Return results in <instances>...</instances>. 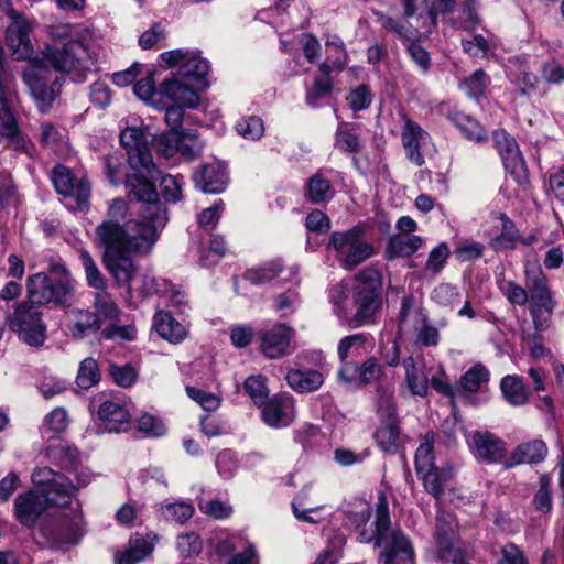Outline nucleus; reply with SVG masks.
Returning <instances> with one entry per match:
<instances>
[{"mask_svg":"<svg viewBox=\"0 0 564 564\" xmlns=\"http://www.w3.org/2000/svg\"><path fill=\"white\" fill-rule=\"evenodd\" d=\"M128 185L133 198L142 203L139 218L123 224L104 220L96 227V243L102 257L122 252L149 254L169 221L167 210L154 186L140 177H129Z\"/></svg>","mask_w":564,"mask_h":564,"instance_id":"obj_1","label":"nucleus"},{"mask_svg":"<svg viewBox=\"0 0 564 564\" xmlns=\"http://www.w3.org/2000/svg\"><path fill=\"white\" fill-rule=\"evenodd\" d=\"M42 58L33 59L23 70L22 78L41 112H47L59 94L63 77L55 76L47 68L67 74L75 83L87 79L94 65L87 47L77 40L68 41L63 47L47 46Z\"/></svg>","mask_w":564,"mask_h":564,"instance_id":"obj_2","label":"nucleus"},{"mask_svg":"<svg viewBox=\"0 0 564 564\" xmlns=\"http://www.w3.org/2000/svg\"><path fill=\"white\" fill-rule=\"evenodd\" d=\"M381 286L380 272L372 267L365 268L355 278L350 307L348 288L343 284L334 285L329 290L334 314L343 325L349 327L371 324L381 306Z\"/></svg>","mask_w":564,"mask_h":564,"instance_id":"obj_3","label":"nucleus"},{"mask_svg":"<svg viewBox=\"0 0 564 564\" xmlns=\"http://www.w3.org/2000/svg\"><path fill=\"white\" fill-rule=\"evenodd\" d=\"M149 137L150 133L138 127H128L121 132L120 143L127 151L128 163L134 174H124V164L120 154H109L105 158V171L111 184L119 185L124 177L127 187L131 189L128 178L140 177L154 186L150 178L156 177L159 171L149 149ZM129 195L133 197L131 192Z\"/></svg>","mask_w":564,"mask_h":564,"instance_id":"obj_4","label":"nucleus"},{"mask_svg":"<svg viewBox=\"0 0 564 564\" xmlns=\"http://www.w3.org/2000/svg\"><path fill=\"white\" fill-rule=\"evenodd\" d=\"M375 532L370 536L360 534L361 542L375 539L377 546H382L380 564H414L413 547L402 530L390 528L388 501L383 495L379 496L376 508Z\"/></svg>","mask_w":564,"mask_h":564,"instance_id":"obj_5","label":"nucleus"},{"mask_svg":"<svg viewBox=\"0 0 564 564\" xmlns=\"http://www.w3.org/2000/svg\"><path fill=\"white\" fill-rule=\"evenodd\" d=\"M73 292L74 281L62 264H53L47 273L40 272L28 280V294L33 304L67 305Z\"/></svg>","mask_w":564,"mask_h":564,"instance_id":"obj_6","label":"nucleus"},{"mask_svg":"<svg viewBox=\"0 0 564 564\" xmlns=\"http://www.w3.org/2000/svg\"><path fill=\"white\" fill-rule=\"evenodd\" d=\"M328 247L335 250L337 260L346 270L355 269L376 253L372 243L366 240L361 226L333 232Z\"/></svg>","mask_w":564,"mask_h":564,"instance_id":"obj_7","label":"nucleus"},{"mask_svg":"<svg viewBox=\"0 0 564 564\" xmlns=\"http://www.w3.org/2000/svg\"><path fill=\"white\" fill-rule=\"evenodd\" d=\"M9 327L20 340L32 347H40L46 340V325L42 313L32 302H21L8 317Z\"/></svg>","mask_w":564,"mask_h":564,"instance_id":"obj_8","label":"nucleus"},{"mask_svg":"<svg viewBox=\"0 0 564 564\" xmlns=\"http://www.w3.org/2000/svg\"><path fill=\"white\" fill-rule=\"evenodd\" d=\"M68 503L69 497L65 494L56 496L53 492L51 496H45L40 491L30 490L15 498L14 514L22 525L32 528L47 507H66Z\"/></svg>","mask_w":564,"mask_h":564,"instance_id":"obj_9","label":"nucleus"},{"mask_svg":"<svg viewBox=\"0 0 564 564\" xmlns=\"http://www.w3.org/2000/svg\"><path fill=\"white\" fill-rule=\"evenodd\" d=\"M84 520L80 512L62 516L41 528L42 535L56 549L77 544L84 535Z\"/></svg>","mask_w":564,"mask_h":564,"instance_id":"obj_10","label":"nucleus"},{"mask_svg":"<svg viewBox=\"0 0 564 564\" xmlns=\"http://www.w3.org/2000/svg\"><path fill=\"white\" fill-rule=\"evenodd\" d=\"M34 21L19 11H10L9 23L6 31V42L17 59H28L33 53L30 34Z\"/></svg>","mask_w":564,"mask_h":564,"instance_id":"obj_11","label":"nucleus"},{"mask_svg":"<svg viewBox=\"0 0 564 564\" xmlns=\"http://www.w3.org/2000/svg\"><path fill=\"white\" fill-rule=\"evenodd\" d=\"M378 411L387 416V422L381 424L375 434L379 447L386 453H397L399 440V426L393 419L395 405L392 393L383 388L377 389Z\"/></svg>","mask_w":564,"mask_h":564,"instance_id":"obj_12","label":"nucleus"},{"mask_svg":"<svg viewBox=\"0 0 564 564\" xmlns=\"http://www.w3.org/2000/svg\"><path fill=\"white\" fill-rule=\"evenodd\" d=\"M492 139L495 148L502 159L505 169L518 184H525L528 181L525 162L514 138L506 130H497L494 132Z\"/></svg>","mask_w":564,"mask_h":564,"instance_id":"obj_13","label":"nucleus"},{"mask_svg":"<svg viewBox=\"0 0 564 564\" xmlns=\"http://www.w3.org/2000/svg\"><path fill=\"white\" fill-rule=\"evenodd\" d=\"M402 120L401 142L404 148L406 158L416 166L424 164L422 150L430 143V134L404 111L399 113Z\"/></svg>","mask_w":564,"mask_h":564,"instance_id":"obj_14","label":"nucleus"},{"mask_svg":"<svg viewBox=\"0 0 564 564\" xmlns=\"http://www.w3.org/2000/svg\"><path fill=\"white\" fill-rule=\"evenodd\" d=\"M51 180L59 195L75 199V208H83L87 205L90 197V185L86 178L75 181L68 167L57 165L52 171Z\"/></svg>","mask_w":564,"mask_h":564,"instance_id":"obj_15","label":"nucleus"},{"mask_svg":"<svg viewBox=\"0 0 564 564\" xmlns=\"http://www.w3.org/2000/svg\"><path fill=\"white\" fill-rule=\"evenodd\" d=\"M525 285L530 292L532 315L535 317L538 311H544L550 316L556 302L547 285V279L540 268L525 269Z\"/></svg>","mask_w":564,"mask_h":564,"instance_id":"obj_16","label":"nucleus"},{"mask_svg":"<svg viewBox=\"0 0 564 564\" xmlns=\"http://www.w3.org/2000/svg\"><path fill=\"white\" fill-rule=\"evenodd\" d=\"M467 442L475 457L488 464L502 462L506 456V443L489 431H474Z\"/></svg>","mask_w":564,"mask_h":564,"instance_id":"obj_17","label":"nucleus"},{"mask_svg":"<svg viewBox=\"0 0 564 564\" xmlns=\"http://www.w3.org/2000/svg\"><path fill=\"white\" fill-rule=\"evenodd\" d=\"M259 406L263 422L270 427L289 426L295 416L293 399L288 394H275Z\"/></svg>","mask_w":564,"mask_h":564,"instance_id":"obj_18","label":"nucleus"},{"mask_svg":"<svg viewBox=\"0 0 564 564\" xmlns=\"http://www.w3.org/2000/svg\"><path fill=\"white\" fill-rule=\"evenodd\" d=\"M160 99L172 105L194 109L199 105L198 93L177 78L163 80L159 86Z\"/></svg>","mask_w":564,"mask_h":564,"instance_id":"obj_19","label":"nucleus"},{"mask_svg":"<svg viewBox=\"0 0 564 564\" xmlns=\"http://www.w3.org/2000/svg\"><path fill=\"white\" fill-rule=\"evenodd\" d=\"M32 481L35 486L46 487L45 489L39 490L43 495L51 496L53 495V491L56 496L65 494L69 497V502L76 491V487L66 476L55 473L50 467L36 468L32 473Z\"/></svg>","mask_w":564,"mask_h":564,"instance_id":"obj_20","label":"nucleus"},{"mask_svg":"<svg viewBox=\"0 0 564 564\" xmlns=\"http://www.w3.org/2000/svg\"><path fill=\"white\" fill-rule=\"evenodd\" d=\"M292 329L286 324H276L261 333V351L270 359L289 354Z\"/></svg>","mask_w":564,"mask_h":564,"instance_id":"obj_21","label":"nucleus"},{"mask_svg":"<svg viewBox=\"0 0 564 564\" xmlns=\"http://www.w3.org/2000/svg\"><path fill=\"white\" fill-rule=\"evenodd\" d=\"M131 254L134 252L116 253L108 257H102V262L115 283L120 288H129L133 281L138 265L132 259Z\"/></svg>","mask_w":564,"mask_h":564,"instance_id":"obj_22","label":"nucleus"},{"mask_svg":"<svg viewBox=\"0 0 564 564\" xmlns=\"http://www.w3.org/2000/svg\"><path fill=\"white\" fill-rule=\"evenodd\" d=\"M98 417L107 432H126L130 426L129 411L117 401H104L99 405Z\"/></svg>","mask_w":564,"mask_h":564,"instance_id":"obj_23","label":"nucleus"},{"mask_svg":"<svg viewBox=\"0 0 564 564\" xmlns=\"http://www.w3.org/2000/svg\"><path fill=\"white\" fill-rule=\"evenodd\" d=\"M197 186L207 194H218L226 189L228 184V174L219 163L205 164L195 175Z\"/></svg>","mask_w":564,"mask_h":564,"instance_id":"obj_24","label":"nucleus"},{"mask_svg":"<svg viewBox=\"0 0 564 564\" xmlns=\"http://www.w3.org/2000/svg\"><path fill=\"white\" fill-rule=\"evenodd\" d=\"M547 455V446L541 440L518 445L510 456L503 462L506 468H512L521 464H538Z\"/></svg>","mask_w":564,"mask_h":564,"instance_id":"obj_25","label":"nucleus"},{"mask_svg":"<svg viewBox=\"0 0 564 564\" xmlns=\"http://www.w3.org/2000/svg\"><path fill=\"white\" fill-rule=\"evenodd\" d=\"M6 77V67L0 74V141L4 140L15 149L20 147L21 140L19 135L18 123L8 106L4 95L3 79Z\"/></svg>","mask_w":564,"mask_h":564,"instance_id":"obj_26","label":"nucleus"},{"mask_svg":"<svg viewBox=\"0 0 564 564\" xmlns=\"http://www.w3.org/2000/svg\"><path fill=\"white\" fill-rule=\"evenodd\" d=\"M68 318V329L77 339H83L88 334H95L101 328L100 317L89 310H73L69 312Z\"/></svg>","mask_w":564,"mask_h":564,"instance_id":"obj_27","label":"nucleus"},{"mask_svg":"<svg viewBox=\"0 0 564 564\" xmlns=\"http://www.w3.org/2000/svg\"><path fill=\"white\" fill-rule=\"evenodd\" d=\"M405 383L413 395L425 397L429 391V377L424 369V362H417L413 356L403 359Z\"/></svg>","mask_w":564,"mask_h":564,"instance_id":"obj_28","label":"nucleus"},{"mask_svg":"<svg viewBox=\"0 0 564 564\" xmlns=\"http://www.w3.org/2000/svg\"><path fill=\"white\" fill-rule=\"evenodd\" d=\"M423 243V238L416 235H393L388 240L386 258L389 260L409 258L414 254Z\"/></svg>","mask_w":564,"mask_h":564,"instance_id":"obj_29","label":"nucleus"},{"mask_svg":"<svg viewBox=\"0 0 564 564\" xmlns=\"http://www.w3.org/2000/svg\"><path fill=\"white\" fill-rule=\"evenodd\" d=\"M154 327L162 338L173 344L184 340L187 335L185 327L165 311L154 315Z\"/></svg>","mask_w":564,"mask_h":564,"instance_id":"obj_30","label":"nucleus"},{"mask_svg":"<svg viewBox=\"0 0 564 564\" xmlns=\"http://www.w3.org/2000/svg\"><path fill=\"white\" fill-rule=\"evenodd\" d=\"M456 519L451 512L438 510L435 527V540L441 552L449 551L456 535Z\"/></svg>","mask_w":564,"mask_h":564,"instance_id":"obj_31","label":"nucleus"},{"mask_svg":"<svg viewBox=\"0 0 564 564\" xmlns=\"http://www.w3.org/2000/svg\"><path fill=\"white\" fill-rule=\"evenodd\" d=\"M419 477L423 481L424 489L440 501L446 484L453 478V468L451 466H435Z\"/></svg>","mask_w":564,"mask_h":564,"instance_id":"obj_32","label":"nucleus"},{"mask_svg":"<svg viewBox=\"0 0 564 564\" xmlns=\"http://www.w3.org/2000/svg\"><path fill=\"white\" fill-rule=\"evenodd\" d=\"M153 551V544L143 535L135 533L129 540L126 550L117 557V564H137L145 560Z\"/></svg>","mask_w":564,"mask_h":564,"instance_id":"obj_33","label":"nucleus"},{"mask_svg":"<svg viewBox=\"0 0 564 564\" xmlns=\"http://www.w3.org/2000/svg\"><path fill=\"white\" fill-rule=\"evenodd\" d=\"M500 390L506 401L513 406L524 405L529 401V389L517 375L505 376L500 381Z\"/></svg>","mask_w":564,"mask_h":564,"instance_id":"obj_34","label":"nucleus"},{"mask_svg":"<svg viewBox=\"0 0 564 564\" xmlns=\"http://www.w3.org/2000/svg\"><path fill=\"white\" fill-rule=\"evenodd\" d=\"M285 379L288 384L299 392H312L317 390L324 382L323 375L316 370H297L288 371Z\"/></svg>","mask_w":564,"mask_h":564,"instance_id":"obj_35","label":"nucleus"},{"mask_svg":"<svg viewBox=\"0 0 564 564\" xmlns=\"http://www.w3.org/2000/svg\"><path fill=\"white\" fill-rule=\"evenodd\" d=\"M414 319L415 344L422 347H436L441 340L438 328L422 311L415 312Z\"/></svg>","mask_w":564,"mask_h":564,"instance_id":"obj_36","label":"nucleus"},{"mask_svg":"<svg viewBox=\"0 0 564 564\" xmlns=\"http://www.w3.org/2000/svg\"><path fill=\"white\" fill-rule=\"evenodd\" d=\"M359 128L355 123L339 122L335 132L334 145L344 153H355L360 148Z\"/></svg>","mask_w":564,"mask_h":564,"instance_id":"obj_37","label":"nucleus"},{"mask_svg":"<svg viewBox=\"0 0 564 564\" xmlns=\"http://www.w3.org/2000/svg\"><path fill=\"white\" fill-rule=\"evenodd\" d=\"M499 219L501 221V231L490 240L489 245L495 251L513 249L521 240L519 231L514 223L505 214H500Z\"/></svg>","mask_w":564,"mask_h":564,"instance_id":"obj_38","label":"nucleus"},{"mask_svg":"<svg viewBox=\"0 0 564 564\" xmlns=\"http://www.w3.org/2000/svg\"><path fill=\"white\" fill-rule=\"evenodd\" d=\"M489 377L490 373L486 366L478 362L462 375L457 391L459 394L462 392H477L482 384L489 381Z\"/></svg>","mask_w":564,"mask_h":564,"instance_id":"obj_39","label":"nucleus"},{"mask_svg":"<svg viewBox=\"0 0 564 564\" xmlns=\"http://www.w3.org/2000/svg\"><path fill=\"white\" fill-rule=\"evenodd\" d=\"M79 259L85 271L87 284L90 288L97 290V292L107 290V280L105 275L101 273V271L98 269L91 254L87 250L80 249Z\"/></svg>","mask_w":564,"mask_h":564,"instance_id":"obj_40","label":"nucleus"},{"mask_svg":"<svg viewBox=\"0 0 564 564\" xmlns=\"http://www.w3.org/2000/svg\"><path fill=\"white\" fill-rule=\"evenodd\" d=\"M209 64L197 53L188 51L186 61L181 65L180 75L193 80H202L208 74Z\"/></svg>","mask_w":564,"mask_h":564,"instance_id":"obj_41","label":"nucleus"},{"mask_svg":"<svg viewBox=\"0 0 564 564\" xmlns=\"http://www.w3.org/2000/svg\"><path fill=\"white\" fill-rule=\"evenodd\" d=\"M93 306L99 317L109 321H116L122 314V311L107 290L95 293Z\"/></svg>","mask_w":564,"mask_h":564,"instance_id":"obj_42","label":"nucleus"},{"mask_svg":"<svg viewBox=\"0 0 564 564\" xmlns=\"http://www.w3.org/2000/svg\"><path fill=\"white\" fill-rule=\"evenodd\" d=\"M381 26L389 32L394 33L399 39L408 42V44L420 36V31L412 28L408 21H400L383 14L379 15Z\"/></svg>","mask_w":564,"mask_h":564,"instance_id":"obj_43","label":"nucleus"},{"mask_svg":"<svg viewBox=\"0 0 564 564\" xmlns=\"http://www.w3.org/2000/svg\"><path fill=\"white\" fill-rule=\"evenodd\" d=\"M306 195L314 204L327 200L332 196V184L329 180L325 178L319 173L313 175L306 183Z\"/></svg>","mask_w":564,"mask_h":564,"instance_id":"obj_44","label":"nucleus"},{"mask_svg":"<svg viewBox=\"0 0 564 564\" xmlns=\"http://www.w3.org/2000/svg\"><path fill=\"white\" fill-rule=\"evenodd\" d=\"M282 263L279 260H274L261 267L247 270L243 276L252 284L259 285L276 278L282 272Z\"/></svg>","mask_w":564,"mask_h":564,"instance_id":"obj_45","label":"nucleus"},{"mask_svg":"<svg viewBox=\"0 0 564 564\" xmlns=\"http://www.w3.org/2000/svg\"><path fill=\"white\" fill-rule=\"evenodd\" d=\"M451 256L449 247L446 242L438 243L433 248L424 265V272L427 275L436 276L444 269Z\"/></svg>","mask_w":564,"mask_h":564,"instance_id":"obj_46","label":"nucleus"},{"mask_svg":"<svg viewBox=\"0 0 564 564\" xmlns=\"http://www.w3.org/2000/svg\"><path fill=\"white\" fill-rule=\"evenodd\" d=\"M100 380V371L97 364V360L87 357L85 358L78 368V373L76 378L77 386L80 389H89L93 386L97 384Z\"/></svg>","mask_w":564,"mask_h":564,"instance_id":"obj_47","label":"nucleus"},{"mask_svg":"<svg viewBox=\"0 0 564 564\" xmlns=\"http://www.w3.org/2000/svg\"><path fill=\"white\" fill-rule=\"evenodd\" d=\"M48 457L64 469L77 468L79 464L78 451L68 445H57L47 449Z\"/></svg>","mask_w":564,"mask_h":564,"instance_id":"obj_48","label":"nucleus"},{"mask_svg":"<svg viewBox=\"0 0 564 564\" xmlns=\"http://www.w3.org/2000/svg\"><path fill=\"white\" fill-rule=\"evenodd\" d=\"M243 390L258 406L268 399L267 379L262 375L249 376L243 382Z\"/></svg>","mask_w":564,"mask_h":564,"instance_id":"obj_49","label":"nucleus"},{"mask_svg":"<svg viewBox=\"0 0 564 564\" xmlns=\"http://www.w3.org/2000/svg\"><path fill=\"white\" fill-rule=\"evenodd\" d=\"M433 435H426L424 442L420 444L415 453V470L417 475H422L431 468L435 467L434 465V455H433Z\"/></svg>","mask_w":564,"mask_h":564,"instance_id":"obj_50","label":"nucleus"},{"mask_svg":"<svg viewBox=\"0 0 564 564\" xmlns=\"http://www.w3.org/2000/svg\"><path fill=\"white\" fill-rule=\"evenodd\" d=\"M489 84L490 78L487 73L484 69H477L460 84V88L469 97L477 98L484 95Z\"/></svg>","mask_w":564,"mask_h":564,"instance_id":"obj_51","label":"nucleus"},{"mask_svg":"<svg viewBox=\"0 0 564 564\" xmlns=\"http://www.w3.org/2000/svg\"><path fill=\"white\" fill-rule=\"evenodd\" d=\"M134 94L144 102L159 107L160 94L159 88H155L153 75H148L134 84Z\"/></svg>","mask_w":564,"mask_h":564,"instance_id":"obj_52","label":"nucleus"},{"mask_svg":"<svg viewBox=\"0 0 564 564\" xmlns=\"http://www.w3.org/2000/svg\"><path fill=\"white\" fill-rule=\"evenodd\" d=\"M181 130H170L155 138L156 152L166 159L174 156L180 150Z\"/></svg>","mask_w":564,"mask_h":564,"instance_id":"obj_53","label":"nucleus"},{"mask_svg":"<svg viewBox=\"0 0 564 564\" xmlns=\"http://www.w3.org/2000/svg\"><path fill=\"white\" fill-rule=\"evenodd\" d=\"M237 132L248 140H259L264 132V126L259 117L250 116L241 118L236 124Z\"/></svg>","mask_w":564,"mask_h":564,"instance_id":"obj_54","label":"nucleus"},{"mask_svg":"<svg viewBox=\"0 0 564 564\" xmlns=\"http://www.w3.org/2000/svg\"><path fill=\"white\" fill-rule=\"evenodd\" d=\"M510 82L521 96H531L538 87V77L532 72L522 69L510 74Z\"/></svg>","mask_w":564,"mask_h":564,"instance_id":"obj_55","label":"nucleus"},{"mask_svg":"<svg viewBox=\"0 0 564 564\" xmlns=\"http://www.w3.org/2000/svg\"><path fill=\"white\" fill-rule=\"evenodd\" d=\"M383 376V366L373 357L366 359L359 366L358 384L368 386Z\"/></svg>","mask_w":564,"mask_h":564,"instance_id":"obj_56","label":"nucleus"},{"mask_svg":"<svg viewBox=\"0 0 564 564\" xmlns=\"http://www.w3.org/2000/svg\"><path fill=\"white\" fill-rule=\"evenodd\" d=\"M479 21L478 3L476 0H465L459 10V20L455 22L456 28L470 30L474 29Z\"/></svg>","mask_w":564,"mask_h":564,"instance_id":"obj_57","label":"nucleus"},{"mask_svg":"<svg viewBox=\"0 0 564 564\" xmlns=\"http://www.w3.org/2000/svg\"><path fill=\"white\" fill-rule=\"evenodd\" d=\"M68 425V416L64 409L56 408L48 413L43 422V433H52L51 437L64 432Z\"/></svg>","mask_w":564,"mask_h":564,"instance_id":"obj_58","label":"nucleus"},{"mask_svg":"<svg viewBox=\"0 0 564 564\" xmlns=\"http://www.w3.org/2000/svg\"><path fill=\"white\" fill-rule=\"evenodd\" d=\"M162 513L169 521L184 523L194 514V507L186 502H173L162 506Z\"/></svg>","mask_w":564,"mask_h":564,"instance_id":"obj_59","label":"nucleus"},{"mask_svg":"<svg viewBox=\"0 0 564 564\" xmlns=\"http://www.w3.org/2000/svg\"><path fill=\"white\" fill-rule=\"evenodd\" d=\"M333 89L330 76H321L315 78L313 86L306 93V102L311 107H316L318 101L326 97Z\"/></svg>","mask_w":564,"mask_h":564,"instance_id":"obj_60","label":"nucleus"},{"mask_svg":"<svg viewBox=\"0 0 564 564\" xmlns=\"http://www.w3.org/2000/svg\"><path fill=\"white\" fill-rule=\"evenodd\" d=\"M137 337V329L134 325H118L111 323L101 333L100 339L105 340H126L131 341Z\"/></svg>","mask_w":564,"mask_h":564,"instance_id":"obj_61","label":"nucleus"},{"mask_svg":"<svg viewBox=\"0 0 564 564\" xmlns=\"http://www.w3.org/2000/svg\"><path fill=\"white\" fill-rule=\"evenodd\" d=\"M539 489L533 498L538 511L549 513L552 509L551 479L543 475L540 477Z\"/></svg>","mask_w":564,"mask_h":564,"instance_id":"obj_62","label":"nucleus"},{"mask_svg":"<svg viewBox=\"0 0 564 564\" xmlns=\"http://www.w3.org/2000/svg\"><path fill=\"white\" fill-rule=\"evenodd\" d=\"M344 544L345 538L341 534L335 535L328 547L318 554L315 564H336L341 557Z\"/></svg>","mask_w":564,"mask_h":564,"instance_id":"obj_63","label":"nucleus"},{"mask_svg":"<svg viewBox=\"0 0 564 564\" xmlns=\"http://www.w3.org/2000/svg\"><path fill=\"white\" fill-rule=\"evenodd\" d=\"M500 291L514 305H524L529 301L528 291L513 281H502L499 284Z\"/></svg>","mask_w":564,"mask_h":564,"instance_id":"obj_64","label":"nucleus"}]
</instances>
